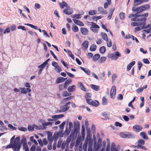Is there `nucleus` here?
I'll use <instances>...</instances> for the list:
<instances>
[{
    "mask_svg": "<svg viewBox=\"0 0 151 151\" xmlns=\"http://www.w3.org/2000/svg\"><path fill=\"white\" fill-rule=\"evenodd\" d=\"M28 129L29 131H32L34 130V127L30 125H29L28 127Z\"/></svg>",
    "mask_w": 151,
    "mask_h": 151,
    "instance_id": "obj_63",
    "label": "nucleus"
},
{
    "mask_svg": "<svg viewBox=\"0 0 151 151\" xmlns=\"http://www.w3.org/2000/svg\"><path fill=\"white\" fill-rule=\"evenodd\" d=\"M91 23L92 24L90 27L91 29L94 33H97L99 30V26L93 22H91Z\"/></svg>",
    "mask_w": 151,
    "mask_h": 151,
    "instance_id": "obj_3",
    "label": "nucleus"
},
{
    "mask_svg": "<svg viewBox=\"0 0 151 151\" xmlns=\"http://www.w3.org/2000/svg\"><path fill=\"white\" fill-rule=\"evenodd\" d=\"M72 29L73 31L74 32H77L79 31V29L78 27L75 25L73 26L72 27Z\"/></svg>",
    "mask_w": 151,
    "mask_h": 151,
    "instance_id": "obj_36",
    "label": "nucleus"
},
{
    "mask_svg": "<svg viewBox=\"0 0 151 151\" xmlns=\"http://www.w3.org/2000/svg\"><path fill=\"white\" fill-rule=\"evenodd\" d=\"M13 143H12V142H10V144L6 145L5 147L6 149H8L9 148H12L13 149Z\"/></svg>",
    "mask_w": 151,
    "mask_h": 151,
    "instance_id": "obj_46",
    "label": "nucleus"
},
{
    "mask_svg": "<svg viewBox=\"0 0 151 151\" xmlns=\"http://www.w3.org/2000/svg\"><path fill=\"white\" fill-rule=\"evenodd\" d=\"M73 96H69V97H68L67 98H64L63 100V101H64V102H65L67 100H70V99H71L72 98H73Z\"/></svg>",
    "mask_w": 151,
    "mask_h": 151,
    "instance_id": "obj_50",
    "label": "nucleus"
},
{
    "mask_svg": "<svg viewBox=\"0 0 151 151\" xmlns=\"http://www.w3.org/2000/svg\"><path fill=\"white\" fill-rule=\"evenodd\" d=\"M142 65L141 62L139 61L138 62V66L139 70L141 69V68L142 66Z\"/></svg>",
    "mask_w": 151,
    "mask_h": 151,
    "instance_id": "obj_60",
    "label": "nucleus"
},
{
    "mask_svg": "<svg viewBox=\"0 0 151 151\" xmlns=\"http://www.w3.org/2000/svg\"><path fill=\"white\" fill-rule=\"evenodd\" d=\"M67 79L66 78H63L62 77H59L56 80L55 84H58L66 80Z\"/></svg>",
    "mask_w": 151,
    "mask_h": 151,
    "instance_id": "obj_11",
    "label": "nucleus"
},
{
    "mask_svg": "<svg viewBox=\"0 0 151 151\" xmlns=\"http://www.w3.org/2000/svg\"><path fill=\"white\" fill-rule=\"evenodd\" d=\"M99 103L98 101L94 100L93 101L90 105L93 106H97L99 105Z\"/></svg>",
    "mask_w": 151,
    "mask_h": 151,
    "instance_id": "obj_22",
    "label": "nucleus"
},
{
    "mask_svg": "<svg viewBox=\"0 0 151 151\" xmlns=\"http://www.w3.org/2000/svg\"><path fill=\"white\" fill-rule=\"evenodd\" d=\"M148 14L147 13L142 15L138 14H131L129 16V18H131L132 21L137 22L139 26L144 27L145 24V22L146 21V18L148 17Z\"/></svg>",
    "mask_w": 151,
    "mask_h": 151,
    "instance_id": "obj_1",
    "label": "nucleus"
},
{
    "mask_svg": "<svg viewBox=\"0 0 151 151\" xmlns=\"http://www.w3.org/2000/svg\"><path fill=\"white\" fill-rule=\"evenodd\" d=\"M70 104V102H69L66 103L65 105L60 107L61 111H59L60 112H65L67 111L70 108L68 106Z\"/></svg>",
    "mask_w": 151,
    "mask_h": 151,
    "instance_id": "obj_4",
    "label": "nucleus"
},
{
    "mask_svg": "<svg viewBox=\"0 0 151 151\" xmlns=\"http://www.w3.org/2000/svg\"><path fill=\"white\" fill-rule=\"evenodd\" d=\"M132 10L133 11L136 12L137 13L136 14H139V13L142 12H143L141 6L137 8H135V7H133L132 8Z\"/></svg>",
    "mask_w": 151,
    "mask_h": 151,
    "instance_id": "obj_8",
    "label": "nucleus"
},
{
    "mask_svg": "<svg viewBox=\"0 0 151 151\" xmlns=\"http://www.w3.org/2000/svg\"><path fill=\"white\" fill-rule=\"evenodd\" d=\"M52 65L56 68L58 65L57 63L55 61H53L52 62Z\"/></svg>",
    "mask_w": 151,
    "mask_h": 151,
    "instance_id": "obj_64",
    "label": "nucleus"
},
{
    "mask_svg": "<svg viewBox=\"0 0 151 151\" xmlns=\"http://www.w3.org/2000/svg\"><path fill=\"white\" fill-rule=\"evenodd\" d=\"M102 17V16H99L97 17H96L95 16H93L92 17V19L94 21H97V20L101 19Z\"/></svg>",
    "mask_w": 151,
    "mask_h": 151,
    "instance_id": "obj_33",
    "label": "nucleus"
},
{
    "mask_svg": "<svg viewBox=\"0 0 151 151\" xmlns=\"http://www.w3.org/2000/svg\"><path fill=\"white\" fill-rule=\"evenodd\" d=\"M91 88L96 91H98L99 90V86L96 85L91 84Z\"/></svg>",
    "mask_w": 151,
    "mask_h": 151,
    "instance_id": "obj_28",
    "label": "nucleus"
},
{
    "mask_svg": "<svg viewBox=\"0 0 151 151\" xmlns=\"http://www.w3.org/2000/svg\"><path fill=\"white\" fill-rule=\"evenodd\" d=\"M59 5H60V7L62 8H63V9L64 8V7H67V8L68 7V4L66 3L65 2L63 1L62 2V4L61 3H59Z\"/></svg>",
    "mask_w": 151,
    "mask_h": 151,
    "instance_id": "obj_25",
    "label": "nucleus"
},
{
    "mask_svg": "<svg viewBox=\"0 0 151 151\" xmlns=\"http://www.w3.org/2000/svg\"><path fill=\"white\" fill-rule=\"evenodd\" d=\"M20 89L22 90L21 92L22 93L26 94L27 93L28 91L30 92L31 91V89L29 88H27L26 89L25 88H20Z\"/></svg>",
    "mask_w": 151,
    "mask_h": 151,
    "instance_id": "obj_12",
    "label": "nucleus"
},
{
    "mask_svg": "<svg viewBox=\"0 0 151 151\" xmlns=\"http://www.w3.org/2000/svg\"><path fill=\"white\" fill-rule=\"evenodd\" d=\"M141 7L143 11L147 10L150 8V6L149 4L142 5Z\"/></svg>",
    "mask_w": 151,
    "mask_h": 151,
    "instance_id": "obj_21",
    "label": "nucleus"
},
{
    "mask_svg": "<svg viewBox=\"0 0 151 151\" xmlns=\"http://www.w3.org/2000/svg\"><path fill=\"white\" fill-rule=\"evenodd\" d=\"M115 125L116 127H120L122 126V124L117 122H115Z\"/></svg>",
    "mask_w": 151,
    "mask_h": 151,
    "instance_id": "obj_58",
    "label": "nucleus"
},
{
    "mask_svg": "<svg viewBox=\"0 0 151 151\" xmlns=\"http://www.w3.org/2000/svg\"><path fill=\"white\" fill-rule=\"evenodd\" d=\"M71 129L70 128H66L64 132L65 134L66 135H68L70 133Z\"/></svg>",
    "mask_w": 151,
    "mask_h": 151,
    "instance_id": "obj_42",
    "label": "nucleus"
},
{
    "mask_svg": "<svg viewBox=\"0 0 151 151\" xmlns=\"http://www.w3.org/2000/svg\"><path fill=\"white\" fill-rule=\"evenodd\" d=\"M108 57L109 58H110L112 60H117V58L116 57L115 55L114 54H110L109 55Z\"/></svg>",
    "mask_w": 151,
    "mask_h": 151,
    "instance_id": "obj_29",
    "label": "nucleus"
},
{
    "mask_svg": "<svg viewBox=\"0 0 151 151\" xmlns=\"http://www.w3.org/2000/svg\"><path fill=\"white\" fill-rule=\"evenodd\" d=\"M135 61H133L130 63L127 66V70H129L131 69L132 67L135 64Z\"/></svg>",
    "mask_w": 151,
    "mask_h": 151,
    "instance_id": "obj_16",
    "label": "nucleus"
},
{
    "mask_svg": "<svg viewBox=\"0 0 151 151\" xmlns=\"http://www.w3.org/2000/svg\"><path fill=\"white\" fill-rule=\"evenodd\" d=\"M140 135L144 139L146 140L148 139V138L147 137L146 134L145 132H141L140 133Z\"/></svg>",
    "mask_w": 151,
    "mask_h": 151,
    "instance_id": "obj_19",
    "label": "nucleus"
},
{
    "mask_svg": "<svg viewBox=\"0 0 151 151\" xmlns=\"http://www.w3.org/2000/svg\"><path fill=\"white\" fill-rule=\"evenodd\" d=\"M143 128L142 127L138 125H135L133 127L134 130L136 132H139L141 131Z\"/></svg>",
    "mask_w": 151,
    "mask_h": 151,
    "instance_id": "obj_9",
    "label": "nucleus"
},
{
    "mask_svg": "<svg viewBox=\"0 0 151 151\" xmlns=\"http://www.w3.org/2000/svg\"><path fill=\"white\" fill-rule=\"evenodd\" d=\"M65 72L69 76V77L71 78H73L74 77V75L72 74V73H70L66 71H65Z\"/></svg>",
    "mask_w": 151,
    "mask_h": 151,
    "instance_id": "obj_57",
    "label": "nucleus"
},
{
    "mask_svg": "<svg viewBox=\"0 0 151 151\" xmlns=\"http://www.w3.org/2000/svg\"><path fill=\"white\" fill-rule=\"evenodd\" d=\"M88 42L86 40L84 42L82 45V49L83 50H86L88 47Z\"/></svg>",
    "mask_w": 151,
    "mask_h": 151,
    "instance_id": "obj_13",
    "label": "nucleus"
},
{
    "mask_svg": "<svg viewBox=\"0 0 151 151\" xmlns=\"http://www.w3.org/2000/svg\"><path fill=\"white\" fill-rule=\"evenodd\" d=\"M138 145H139L141 146V147H139L140 148L145 150H147V149L145 147L142 146L145 144V141L144 140L142 139H139L138 140Z\"/></svg>",
    "mask_w": 151,
    "mask_h": 151,
    "instance_id": "obj_7",
    "label": "nucleus"
},
{
    "mask_svg": "<svg viewBox=\"0 0 151 151\" xmlns=\"http://www.w3.org/2000/svg\"><path fill=\"white\" fill-rule=\"evenodd\" d=\"M139 27H136L135 29L136 31H139L142 29H143L144 27H141L140 26H138Z\"/></svg>",
    "mask_w": 151,
    "mask_h": 151,
    "instance_id": "obj_55",
    "label": "nucleus"
},
{
    "mask_svg": "<svg viewBox=\"0 0 151 151\" xmlns=\"http://www.w3.org/2000/svg\"><path fill=\"white\" fill-rule=\"evenodd\" d=\"M71 94V93H70L68 92L67 91H65L63 92L62 96L64 97H66L70 95Z\"/></svg>",
    "mask_w": 151,
    "mask_h": 151,
    "instance_id": "obj_34",
    "label": "nucleus"
},
{
    "mask_svg": "<svg viewBox=\"0 0 151 151\" xmlns=\"http://www.w3.org/2000/svg\"><path fill=\"white\" fill-rule=\"evenodd\" d=\"M91 94L90 93H86L85 95V97L86 100L87 101V99H91Z\"/></svg>",
    "mask_w": 151,
    "mask_h": 151,
    "instance_id": "obj_30",
    "label": "nucleus"
},
{
    "mask_svg": "<svg viewBox=\"0 0 151 151\" xmlns=\"http://www.w3.org/2000/svg\"><path fill=\"white\" fill-rule=\"evenodd\" d=\"M61 62L64 66L67 68H68V65L67 63H65V62L62 59L61 60Z\"/></svg>",
    "mask_w": 151,
    "mask_h": 151,
    "instance_id": "obj_48",
    "label": "nucleus"
},
{
    "mask_svg": "<svg viewBox=\"0 0 151 151\" xmlns=\"http://www.w3.org/2000/svg\"><path fill=\"white\" fill-rule=\"evenodd\" d=\"M101 35L102 36V37L103 39L105 41H108V36L106 33H101Z\"/></svg>",
    "mask_w": 151,
    "mask_h": 151,
    "instance_id": "obj_32",
    "label": "nucleus"
},
{
    "mask_svg": "<svg viewBox=\"0 0 151 151\" xmlns=\"http://www.w3.org/2000/svg\"><path fill=\"white\" fill-rule=\"evenodd\" d=\"M134 5L136 6L144 3L142 0H134Z\"/></svg>",
    "mask_w": 151,
    "mask_h": 151,
    "instance_id": "obj_18",
    "label": "nucleus"
},
{
    "mask_svg": "<svg viewBox=\"0 0 151 151\" xmlns=\"http://www.w3.org/2000/svg\"><path fill=\"white\" fill-rule=\"evenodd\" d=\"M18 29H21L23 30L26 31V29L24 26H22V25H19L18 27Z\"/></svg>",
    "mask_w": 151,
    "mask_h": 151,
    "instance_id": "obj_61",
    "label": "nucleus"
},
{
    "mask_svg": "<svg viewBox=\"0 0 151 151\" xmlns=\"http://www.w3.org/2000/svg\"><path fill=\"white\" fill-rule=\"evenodd\" d=\"M47 138L48 142L53 141V138L52 137V135H48Z\"/></svg>",
    "mask_w": 151,
    "mask_h": 151,
    "instance_id": "obj_47",
    "label": "nucleus"
},
{
    "mask_svg": "<svg viewBox=\"0 0 151 151\" xmlns=\"http://www.w3.org/2000/svg\"><path fill=\"white\" fill-rule=\"evenodd\" d=\"M76 86L74 85H72L69 86L68 88V91L69 92H72L75 89Z\"/></svg>",
    "mask_w": 151,
    "mask_h": 151,
    "instance_id": "obj_23",
    "label": "nucleus"
},
{
    "mask_svg": "<svg viewBox=\"0 0 151 151\" xmlns=\"http://www.w3.org/2000/svg\"><path fill=\"white\" fill-rule=\"evenodd\" d=\"M116 92V88L115 86H112L110 92V96L113 99L114 98L115 96Z\"/></svg>",
    "mask_w": 151,
    "mask_h": 151,
    "instance_id": "obj_5",
    "label": "nucleus"
},
{
    "mask_svg": "<svg viewBox=\"0 0 151 151\" xmlns=\"http://www.w3.org/2000/svg\"><path fill=\"white\" fill-rule=\"evenodd\" d=\"M24 25H26L28 26H30L31 27H32V28H34V29H37V28H38L36 26L34 25L33 24H25Z\"/></svg>",
    "mask_w": 151,
    "mask_h": 151,
    "instance_id": "obj_40",
    "label": "nucleus"
},
{
    "mask_svg": "<svg viewBox=\"0 0 151 151\" xmlns=\"http://www.w3.org/2000/svg\"><path fill=\"white\" fill-rule=\"evenodd\" d=\"M96 49V46L95 45L93 44L91 45L90 50L91 51H95Z\"/></svg>",
    "mask_w": 151,
    "mask_h": 151,
    "instance_id": "obj_37",
    "label": "nucleus"
},
{
    "mask_svg": "<svg viewBox=\"0 0 151 151\" xmlns=\"http://www.w3.org/2000/svg\"><path fill=\"white\" fill-rule=\"evenodd\" d=\"M73 20L74 22L76 24L81 26H83L84 24L81 21L75 19H73Z\"/></svg>",
    "mask_w": 151,
    "mask_h": 151,
    "instance_id": "obj_17",
    "label": "nucleus"
},
{
    "mask_svg": "<svg viewBox=\"0 0 151 151\" xmlns=\"http://www.w3.org/2000/svg\"><path fill=\"white\" fill-rule=\"evenodd\" d=\"M102 116V118L104 119H106L108 117L107 114L105 113H103Z\"/></svg>",
    "mask_w": 151,
    "mask_h": 151,
    "instance_id": "obj_56",
    "label": "nucleus"
},
{
    "mask_svg": "<svg viewBox=\"0 0 151 151\" xmlns=\"http://www.w3.org/2000/svg\"><path fill=\"white\" fill-rule=\"evenodd\" d=\"M108 103V101L107 99L105 97H104L102 98V104L103 105H106Z\"/></svg>",
    "mask_w": 151,
    "mask_h": 151,
    "instance_id": "obj_35",
    "label": "nucleus"
},
{
    "mask_svg": "<svg viewBox=\"0 0 151 151\" xmlns=\"http://www.w3.org/2000/svg\"><path fill=\"white\" fill-rule=\"evenodd\" d=\"M150 27V28L147 29H144L143 30V31L147 32V33H149L151 32V24H150L144 26V28H147Z\"/></svg>",
    "mask_w": 151,
    "mask_h": 151,
    "instance_id": "obj_15",
    "label": "nucleus"
},
{
    "mask_svg": "<svg viewBox=\"0 0 151 151\" xmlns=\"http://www.w3.org/2000/svg\"><path fill=\"white\" fill-rule=\"evenodd\" d=\"M68 55L71 57L72 59H75V57L74 55L73 54L71 51L70 50H68Z\"/></svg>",
    "mask_w": 151,
    "mask_h": 151,
    "instance_id": "obj_44",
    "label": "nucleus"
},
{
    "mask_svg": "<svg viewBox=\"0 0 151 151\" xmlns=\"http://www.w3.org/2000/svg\"><path fill=\"white\" fill-rule=\"evenodd\" d=\"M74 132L77 133L79 129V124L78 121L75 122L73 123Z\"/></svg>",
    "mask_w": 151,
    "mask_h": 151,
    "instance_id": "obj_6",
    "label": "nucleus"
},
{
    "mask_svg": "<svg viewBox=\"0 0 151 151\" xmlns=\"http://www.w3.org/2000/svg\"><path fill=\"white\" fill-rule=\"evenodd\" d=\"M131 25L132 26H139L138 22H132L131 24Z\"/></svg>",
    "mask_w": 151,
    "mask_h": 151,
    "instance_id": "obj_53",
    "label": "nucleus"
},
{
    "mask_svg": "<svg viewBox=\"0 0 151 151\" xmlns=\"http://www.w3.org/2000/svg\"><path fill=\"white\" fill-rule=\"evenodd\" d=\"M66 145V143L65 142H63L61 146V149L63 150L64 149Z\"/></svg>",
    "mask_w": 151,
    "mask_h": 151,
    "instance_id": "obj_62",
    "label": "nucleus"
},
{
    "mask_svg": "<svg viewBox=\"0 0 151 151\" xmlns=\"http://www.w3.org/2000/svg\"><path fill=\"white\" fill-rule=\"evenodd\" d=\"M78 85L79 86L81 89L82 90L85 91H87L86 90V88L82 84L81 82H79L78 83Z\"/></svg>",
    "mask_w": 151,
    "mask_h": 151,
    "instance_id": "obj_26",
    "label": "nucleus"
},
{
    "mask_svg": "<svg viewBox=\"0 0 151 151\" xmlns=\"http://www.w3.org/2000/svg\"><path fill=\"white\" fill-rule=\"evenodd\" d=\"M26 138L25 137H23L21 140V142L22 143L24 144L26 143Z\"/></svg>",
    "mask_w": 151,
    "mask_h": 151,
    "instance_id": "obj_49",
    "label": "nucleus"
},
{
    "mask_svg": "<svg viewBox=\"0 0 151 151\" xmlns=\"http://www.w3.org/2000/svg\"><path fill=\"white\" fill-rule=\"evenodd\" d=\"M85 128L83 125L82 126L81 134L82 136L85 134Z\"/></svg>",
    "mask_w": 151,
    "mask_h": 151,
    "instance_id": "obj_51",
    "label": "nucleus"
},
{
    "mask_svg": "<svg viewBox=\"0 0 151 151\" xmlns=\"http://www.w3.org/2000/svg\"><path fill=\"white\" fill-rule=\"evenodd\" d=\"M62 141L60 139L58 140L57 145V147L59 148L61 146Z\"/></svg>",
    "mask_w": 151,
    "mask_h": 151,
    "instance_id": "obj_52",
    "label": "nucleus"
},
{
    "mask_svg": "<svg viewBox=\"0 0 151 151\" xmlns=\"http://www.w3.org/2000/svg\"><path fill=\"white\" fill-rule=\"evenodd\" d=\"M143 61L145 64H149L150 63L149 61L147 58L144 59Z\"/></svg>",
    "mask_w": 151,
    "mask_h": 151,
    "instance_id": "obj_59",
    "label": "nucleus"
},
{
    "mask_svg": "<svg viewBox=\"0 0 151 151\" xmlns=\"http://www.w3.org/2000/svg\"><path fill=\"white\" fill-rule=\"evenodd\" d=\"M106 59V57H101L99 60V62L101 63H103L104 62Z\"/></svg>",
    "mask_w": 151,
    "mask_h": 151,
    "instance_id": "obj_41",
    "label": "nucleus"
},
{
    "mask_svg": "<svg viewBox=\"0 0 151 151\" xmlns=\"http://www.w3.org/2000/svg\"><path fill=\"white\" fill-rule=\"evenodd\" d=\"M71 17L72 18L76 19H79L81 18V16H80V15L78 14H75V15H71Z\"/></svg>",
    "mask_w": 151,
    "mask_h": 151,
    "instance_id": "obj_43",
    "label": "nucleus"
},
{
    "mask_svg": "<svg viewBox=\"0 0 151 151\" xmlns=\"http://www.w3.org/2000/svg\"><path fill=\"white\" fill-rule=\"evenodd\" d=\"M100 57V55L99 54L95 55L93 57V60L94 61H96L98 60Z\"/></svg>",
    "mask_w": 151,
    "mask_h": 151,
    "instance_id": "obj_27",
    "label": "nucleus"
},
{
    "mask_svg": "<svg viewBox=\"0 0 151 151\" xmlns=\"http://www.w3.org/2000/svg\"><path fill=\"white\" fill-rule=\"evenodd\" d=\"M98 11L102 14H106L107 13L106 11L104 10L102 7H99L98 8Z\"/></svg>",
    "mask_w": 151,
    "mask_h": 151,
    "instance_id": "obj_20",
    "label": "nucleus"
},
{
    "mask_svg": "<svg viewBox=\"0 0 151 151\" xmlns=\"http://www.w3.org/2000/svg\"><path fill=\"white\" fill-rule=\"evenodd\" d=\"M46 65L44 63H43L41 65H40L38 66V68H42V69L43 70V69L45 67Z\"/></svg>",
    "mask_w": 151,
    "mask_h": 151,
    "instance_id": "obj_54",
    "label": "nucleus"
},
{
    "mask_svg": "<svg viewBox=\"0 0 151 151\" xmlns=\"http://www.w3.org/2000/svg\"><path fill=\"white\" fill-rule=\"evenodd\" d=\"M63 12L67 15H70L73 12V11L70 9L65 8L63 10Z\"/></svg>",
    "mask_w": 151,
    "mask_h": 151,
    "instance_id": "obj_10",
    "label": "nucleus"
},
{
    "mask_svg": "<svg viewBox=\"0 0 151 151\" xmlns=\"http://www.w3.org/2000/svg\"><path fill=\"white\" fill-rule=\"evenodd\" d=\"M88 14L91 15H93L96 14L97 11L96 10H90L88 12Z\"/></svg>",
    "mask_w": 151,
    "mask_h": 151,
    "instance_id": "obj_39",
    "label": "nucleus"
},
{
    "mask_svg": "<svg viewBox=\"0 0 151 151\" xmlns=\"http://www.w3.org/2000/svg\"><path fill=\"white\" fill-rule=\"evenodd\" d=\"M80 31L81 33L84 35H86L88 33V31L87 29L84 27L81 28Z\"/></svg>",
    "mask_w": 151,
    "mask_h": 151,
    "instance_id": "obj_14",
    "label": "nucleus"
},
{
    "mask_svg": "<svg viewBox=\"0 0 151 151\" xmlns=\"http://www.w3.org/2000/svg\"><path fill=\"white\" fill-rule=\"evenodd\" d=\"M119 17L121 19H124L125 18V14L122 12L120 13Z\"/></svg>",
    "mask_w": 151,
    "mask_h": 151,
    "instance_id": "obj_45",
    "label": "nucleus"
},
{
    "mask_svg": "<svg viewBox=\"0 0 151 151\" xmlns=\"http://www.w3.org/2000/svg\"><path fill=\"white\" fill-rule=\"evenodd\" d=\"M106 50V47L104 46L101 47L99 49L100 52L101 53H104L105 52Z\"/></svg>",
    "mask_w": 151,
    "mask_h": 151,
    "instance_id": "obj_38",
    "label": "nucleus"
},
{
    "mask_svg": "<svg viewBox=\"0 0 151 151\" xmlns=\"http://www.w3.org/2000/svg\"><path fill=\"white\" fill-rule=\"evenodd\" d=\"M53 123V122H45V123H43V124H42V125L45 127H46V129L47 127L48 126L50 125L51 126H52V124Z\"/></svg>",
    "mask_w": 151,
    "mask_h": 151,
    "instance_id": "obj_31",
    "label": "nucleus"
},
{
    "mask_svg": "<svg viewBox=\"0 0 151 151\" xmlns=\"http://www.w3.org/2000/svg\"><path fill=\"white\" fill-rule=\"evenodd\" d=\"M19 137H16L13 143V151H19L21 147V144L20 142Z\"/></svg>",
    "mask_w": 151,
    "mask_h": 151,
    "instance_id": "obj_2",
    "label": "nucleus"
},
{
    "mask_svg": "<svg viewBox=\"0 0 151 151\" xmlns=\"http://www.w3.org/2000/svg\"><path fill=\"white\" fill-rule=\"evenodd\" d=\"M80 68L83 71L88 75L90 74V71L89 70L86 69L81 67H80Z\"/></svg>",
    "mask_w": 151,
    "mask_h": 151,
    "instance_id": "obj_24",
    "label": "nucleus"
}]
</instances>
